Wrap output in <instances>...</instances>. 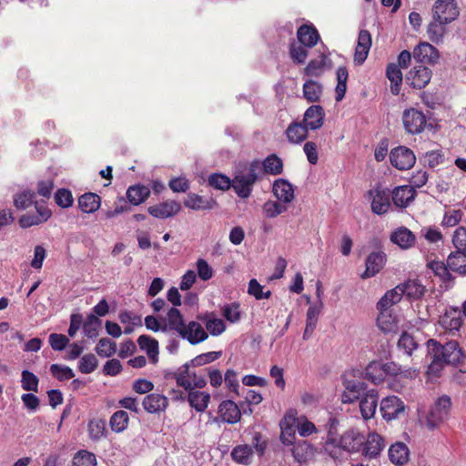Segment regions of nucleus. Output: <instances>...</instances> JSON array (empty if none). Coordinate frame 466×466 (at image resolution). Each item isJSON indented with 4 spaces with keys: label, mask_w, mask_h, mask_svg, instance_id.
<instances>
[{
    "label": "nucleus",
    "mask_w": 466,
    "mask_h": 466,
    "mask_svg": "<svg viewBox=\"0 0 466 466\" xmlns=\"http://www.w3.org/2000/svg\"><path fill=\"white\" fill-rule=\"evenodd\" d=\"M365 444V435L358 429H348L339 436L329 431L324 444L325 452L335 461H342L345 454L360 453Z\"/></svg>",
    "instance_id": "f257e3e1"
},
{
    "label": "nucleus",
    "mask_w": 466,
    "mask_h": 466,
    "mask_svg": "<svg viewBox=\"0 0 466 466\" xmlns=\"http://www.w3.org/2000/svg\"><path fill=\"white\" fill-rule=\"evenodd\" d=\"M166 320L162 331H174L191 345L199 344L208 338V332L199 322L191 320L186 323L182 313L177 308L168 309Z\"/></svg>",
    "instance_id": "f03ea898"
},
{
    "label": "nucleus",
    "mask_w": 466,
    "mask_h": 466,
    "mask_svg": "<svg viewBox=\"0 0 466 466\" xmlns=\"http://www.w3.org/2000/svg\"><path fill=\"white\" fill-rule=\"evenodd\" d=\"M429 342L432 345V361L430 366L433 370L435 366L445 364H457L461 357V350L456 340H450L445 344H441L433 339Z\"/></svg>",
    "instance_id": "7ed1b4c3"
},
{
    "label": "nucleus",
    "mask_w": 466,
    "mask_h": 466,
    "mask_svg": "<svg viewBox=\"0 0 466 466\" xmlns=\"http://www.w3.org/2000/svg\"><path fill=\"white\" fill-rule=\"evenodd\" d=\"M260 163L258 160H253L248 167L247 174H237L231 179V187H233L236 194L241 198H248L252 192L253 186L258 179V169Z\"/></svg>",
    "instance_id": "20e7f679"
},
{
    "label": "nucleus",
    "mask_w": 466,
    "mask_h": 466,
    "mask_svg": "<svg viewBox=\"0 0 466 466\" xmlns=\"http://www.w3.org/2000/svg\"><path fill=\"white\" fill-rule=\"evenodd\" d=\"M451 399L448 395L439 397L434 404L431 407L426 416V426L430 430L441 426L450 418L451 410Z\"/></svg>",
    "instance_id": "39448f33"
},
{
    "label": "nucleus",
    "mask_w": 466,
    "mask_h": 466,
    "mask_svg": "<svg viewBox=\"0 0 466 466\" xmlns=\"http://www.w3.org/2000/svg\"><path fill=\"white\" fill-rule=\"evenodd\" d=\"M367 195L369 199L371 200L370 208L374 214L382 216L391 210L393 203L389 188L376 186L370 189Z\"/></svg>",
    "instance_id": "423d86ee"
},
{
    "label": "nucleus",
    "mask_w": 466,
    "mask_h": 466,
    "mask_svg": "<svg viewBox=\"0 0 466 466\" xmlns=\"http://www.w3.org/2000/svg\"><path fill=\"white\" fill-rule=\"evenodd\" d=\"M402 123L407 133L419 135L427 127V117L421 110L410 107L405 109L402 114Z\"/></svg>",
    "instance_id": "0eeeda50"
},
{
    "label": "nucleus",
    "mask_w": 466,
    "mask_h": 466,
    "mask_svg": "<svg viewBox=\"0 0 466 466\" xmlns=\"http://www.w3.org/2000/svg\"><path fill=\"white\" fill-rule=\"evenodd\" d=\"M460 15V8L455 0H436L432 5V18L451 23Z\"/></svg>",
    "instance_id": "6e6552de"
},
{
    "label": "nucleus",
    "mask_w": 466,
    "mask_h": 466,
    "mask_svg": "<svg viewBox=\"0 0 466 466\" xmlns=\"http://www.w3.org/2000/svg\"><path fill=\"white\" fill-rule=\"evenodd\" d=\"M390 161L397 169L407 170L413 167L416 157L411 149L400 146L390 151Z\"/></svg>",
    "instance_id": "1a4fd4ad"
},
{
    "label": "nucleus",
    "mask_w": 466,
    "mask_h": 466,
    "mask_svg": "<svg viewBox=\"0 0 466 466\" xmlns=\"http://www.w3.org/2000/svg\"><path fill=\"white\" fill-rule=\"evenodd\" d=\"M432 76L431 70L423 66L419 65L413 66L406 75V83L414 89L424 88L431 81Z\"/></svg>",
    "instance_id": "9d476101"
},
{
    "label": "nucleus",
    "mask_w": 466,
    "mask_h": 466,
    "mask_svg": "<svg viewBox=\"0 0 466 466\" xmlns=\"http://www.w3.org/2000/svg\"><path fill=\"white\" fill-rule=\"evenodd\" d=\"M440 326L445 332L452 336H459L462 326L461 310L458 308H451L440 317Z\"/></svg>",
    "instance_id": "9b49d317"
},
{
    "label": "nucleus",
    "mask_w": 466,
    "mask_h": 466,
    "mask_svg": "<svg viewBox=\"0 0 466 466\" xmlns=\"http://www.w3.org/2000/svg\"><path fill=\"white\" fill-rule=\"evenodd\" d=\"M404 402L397 396H388L380 401V412L387 420L398 419L405 411Z\"/></svg>",
    "instance_id": "f8f14e48"
},
{
    "label": "nucleus",
    "mask_w": 466,
    "mask_h": 466,
    "mask_svg": "<svg viewBox=\"0 0 466 466\" xmlns=\"http://www.w3.org/2000/svg\"><path fill=\"white\" fill-rule=\"evenodd\" d=\"M180 210V203L172 199L150 206L147 208L149 215L158 219L172 218L178 214Z\"/></svg>",
    "instance_id": "ddd939ff"
},
{
    "label": "nucleus",
    "mask_w": 466,
    "mask_h": 466,
    "mask_svg": "<svg viewBox=\"0 0 466 466\" xmlns=\"http://www.w3.org/2000/svg\"><path fill=\"white\" fill-rule=\"evenodd\" d=\"M344 391L341 395L343 403H352L363 396L367 388L365 382L357 380L345 379L343 381Z\"/></svg>",
    "instance_id": "4468645a"
},
{
    "label": "nucleus",
    "mask_w": 466,
    "mask_h": 466,
    "mask_svg": "<svg viewBox=\"0 0 466 466\" xmlns=\"http://www.w3.org/2000/svg\"><path fill=\"white\" fill-rule=\"evenodd\" d=\"M390 196L393 206L400 208H405L413 201L416 196V190L412 186H400L396 187L390 192Z\"/></svg>",
    "instance_id": "2eb2a0df"
},
{
    "label": "nucleus",
    "mask_w": 466,
    "mask_h": 466,
    "mask_svg": "<svg viewBox=\"0 0 466 466\" xmlns=\"http://www.w3.org/2000/svg\"><path fill=\"white\" fill-rule=\"evenodd\" d=\"M387 260L383 251H373L366 258V269L361 274L363 279L371 278L378 274L384 267Z\"/></svg>",
    "instance_id": "dca6fc26"
},
{
    "label": "nucleus",
    "mask_w": 466,
    "mask_h": 466,
    "mask_svg": "<svg viewBox=\"0 0 466 466\" xmlns=\"http://www.w3.org/2000/svg\"><path fill=\"white\" fill-rule=\"evenodd\" d=\"M325 119V112L321 106L312 105L304 113L303 123L309 130L319 129Z\"/></svg>",
    "instance_id": "f3484780"
},
{
    "label": "nucleus",
    "mask_w": 466,
    "mask_h": 466,
    "mask_svg": "<svg viewBox=\"0 0 466 466\" xmlns=\"http://www.w3.org/2000/svg\"><path fill=\"white\" fill-rule=\"evenodd\" d=\"M384 439L378 433H370L365 436V444L360 452L363 456L369 459H374L379 456L383 450Z\"/></svg>",
    "instance_id": "a211bd4d"
},
{
    "label": "nucleus",
    "mask_w": 466,
    "mask_h": 466,
    "mask_svg": "<svg viewBox=\"0 0 466 466\" xmlns=\"http://www.w3.org/2000/svg\"><path fill=\"white\" fill-rule=\"evenodd\" d=\"M371 43L372 40L370 33L365 29L360 30L354 54V62L356 65H361L364 63L369 55Z\"/></svg>",
    "instance_id": "6ab92c4d"
},
{
    "label": "nucleus",
    "mask_w": 466,
    "mask_h": 466,
    "mask_svg": "<svg viewBox=\"0 0 466 466\" xmlns=\"http://www.w3.org/2000/svg\"><path fill=\"white\" fill-rule=\"evenodd\" d=\"M413 57L417 62L433 64L440 57L436 47L427 42L420 43L413 50Z\"/></svg>",
    "instance_id": "aec40b11"
},
{
    "label": "nucleus",
    "mask_w": 466,
    "mask_h": 466,
    "mask_svg": "<svg viewBox=\"0 0 466 466\" xmlns=\"http://www.w3.org/2000/svg\"><path fill=\"white\" fill-rule=\"evenodd\" d=\"M379 395L376 390H370L360 398V410L364 420L372 418L377 410Z\"/></svg>",
    "instance_id": "412c9836"
},
{
    "label": "nucleus",
    "mask_w": 466,
    "mask_h": 466,
    "mask_svg": "<svg viewBox=\"0 0 466 466\" xmlns=\"http://www.w3.org/2000/svg\"><path fill=\"white\" fill-rule=\"evenodd\" d=\"M142 405L148 413H159L166 410L168 406V400L163 394L149 393L143 399Z\"/></svg>",
    "instance_id": "4be33fe9"
},
{
    "label": "nucleus",
    "mask_w": 466,
    "mask_h": 466,
    "mask_svg": "<svg viewBox=\"0 0 466 466\" xmlns=\"http://www.w3.org/2000/svg\"><path fill=\"white\" fill-rule=\"evenodd\" d=\"M390 241L401 249L412 248L416 243V237L411 230L406 227H400L390 234Z\"/></svg>",
    "instance_id": "5701e85b"
},
{
    "label": "nucleus",
    "mask_w": 466,
    "mask_h": 466,
    "mask_svg": "<svg viewBox=\"0 0 466 466\" xmlns=\"http://www.w3.org/2000/svg\"><path fill=\"white\" fill-rule=\"evenodd\" d=\"M309 130L303 122L293 121L288 126L285 135L289 143L300 144L307 139Z\"/></svg>",
    "instance_id": "b1692460"
},
{
    "label": "nucleus",
    "mask_w": 466,
    "mask_h": 466,
    "mask_svg": "<svg viewBox=\"0 0 466 466\" xmlns=\"http://www.w3.org/2000/svg\"><path fill=\"white\" fill-rule=\"evenodd\" d=\"M297 38L301 45L311 48L317 45L320 36L313 25H302L298 28Z\"/></svg>",
    "instance_id": "393cba45"
},
{
    "label": "nucleus",
    "mask_w": 466,
    "mask_h": 466,
    "mask_svg": "<svg viewBox=\"0 0 466 466\" xmlns=\"http://www.w3.org/2000/svg\"><path fill=\"white\" fill-rule=\"evenodd\" d=\"M272 192L278 200L283 203H290L294 198L293 186L284 178H279L274 181Z\"/></svg>",
    "instance_id": "a878e982"
},
{
    "label": "nucleus",
    "mask_w": 466,
    "mask_h": 466,
    "mask_svg": "<svg viewBox=\"0 0 466 466\" xmlns=\"http://www.w3.org/2000/svg\"><path fill=\"white\" fill-rule=\"evenodd\" d=\"M185 390L187 392V400L190 407L198 412H203L208 408L210 401L209 393L194 390L193 387Z\"/></svg>",
    "instance_id": "bb28decb"
},
{
    "label": "nucleus",
    "mask_w": 466,
    "mask_h": 466,
    "mask_svg": "<svg viewBox=\"0 0 466 466\" xmlns=\"http://www.w3.org/2000/svg\"><path fill=\"white\" fill-rule=\"evenodd\" d=\"M292 454L294 459L299 463H305L313 460L316 449L307 441H299L293 443Z\"/></svg>",
    "instance_id": "cd10ccee"
},
{
    "label": "nucleus",
    "mask_w": 466,
    "mask_h": 466,
    "mask_svg": "<svg viewBox=\"0 0 466 466\" xmlns=\"http://www.w3.org/2000/svg\"><path fill=\"white\" fill-rule=\"evenodd\" d=\"M150 188L147 186L136 184L128 187L126 197L130 205L138 206L150 197Z\"/></svg>",
    "instance_id": "c85d7f7f"
},
{
    "label": "nucleus",
    "mask_w": 466,
    "mask_h": 466,
    "mask_svg": "<svg viewBox=\"0 0 466 466\" xmlns=\"http://www.w3.org/2000/svg\"><path fill=\"white\" fill-rule=\"evenodd\" d=\"M218 413L223 421L229 424L237 423L241 418L238 405L230 400H224L218 407Z\"/></svg>",
    "instance_id": "c756f323"
},
{
    "label": "nucleus",
    "mask_w": 466,
    "mask_h": 466,
    "mask_svg": "<svg viewBox=\"0 0 466 466\" xmlns=\"http://www.w3.org/2000/svg\"><path fill=\"white\" fill-rule=\"evenodd\" d=\"M217 205V201L213 198H206L195 193H189L184 201V206L193 210H209Z\"/></svg>",
    "instance_id": "7c9ffc66"
},
{
    "label": "nucleus",
    "mask_w": 466,
    "mask_h": 466,
    "mask_svg": "<svg viewBox=\"0 0 466 466\" xmlns=\"http://www.w3.org/2000/svg\"><path fill=\"white\" fill-rule=\"evenodd\" d=\"M389 459L395 465H404L409 461L410 450L408 446L401 441H396L389 449Z\"/></svg>",
    "instance_id": "2f4dec72"
},
{
    "label": "nucleus",
    "mask_w": 466,
    "mask_h": 466,
    "mask_svg": "<svg viewBox=\"0 0 466 466\" xmlns=\"http://www.w3.org/2000/svg\"><path fill=\"white\" fill-rule=\"evenodd\" d=\"M79 209L87 214L97 211L101 206V198L99 195L92 192L85 193L77 200Z\"/></svg>",
    "instance_id": "473e14b6"
},
{
    "label": "nucleus",
    "mask_w": 466,
    "mask_h": 466,
    "mask_svg": "<svg viewBox=\"0 0 466 466\" xmlns=\"http://www.w3.org/2000/svg\"><path fill=\"white\" fill-rule=\"evenodd\" d=\"M400 285L401 292L410 300L420 299L426 291L425 286L419 279H408Z\"/></svg>",
    "instance_id": "72a5a7b5"
},
{
    "label": "nucleus",
    "mask_w": 466,
    "mask_h": 466,
    "mask_svg": "<svg viewBox=\"0 0 466 466\" xmlns=\"http://www.w3.org/2000/svg\"><path fill=\"white\" fill-rule=\"evenodd\" d=\"M446 261L452 272L466 275V252L455 249L449 254Z\"/></svg>",
    "instance_id": "f704fd0d"
},
{
    "label": "nucleus",
    "mask_w": 466,
    "mask_h": 466,
    "mask_svg": "<svg viewBox=\"0 0 466 466\" xmlns=\"http://www.w3.org/2000/svg\"><path fill=\"white\" fill-rule=\"evenodd\" d=\"M137 344L140 350H145L152 363L157 361L158 356V341L148 336L140 335L137 339Z\"/></svg>",
    "instance_id": "c9c22d12"
},
{
    "label": "nucleus",
    "mask_w": 466,
    "mask_h": 466,
    "mask_svg": "<svg viewBox=\"0 0 466 466\" xmlns=\"http://www.w3.org/2000/svg\"><path fill=\"white\" fill-rule=\"evenodd\" d=\"M386 76L390 81V90L394 96H397L400 92V86L402 84V73L400 68L396 64H389L386 69Z\"/></svg>",
    "instance_id": "e433bc0d"
},
{
    "label": "nucleus",
    "mask_w": 466,
    "mask_h": 466,
    "mask_svg": "<svg viewBox=\"0 0 466 466\" xmlns=\"http://www.w3.org/2000/svg\"><path fill=\"white\" fill-rule=\"evenodd\" d=\"M449 23H444L442 20L433 19L432 21L428 25L427 27V35L429 39L435 43L440 44L443 40V36L446 33V25Z\"/></svg>",
    "instance_id": "4c0bfd02"
},
{
    "label": "nucleus",
    "mask_w": 466,
    "mask_h": 466,
    "mask_svg": "<svg viewBox=\"0 0 466 466\" xmlns=\"http://www.w3.org/2000/svg\"><path fill=\"white\" fill-rule=\"evenodd\" d=\"M253 448L248 444L237 445L231 451V458L234 461L244 465H248L251 462L253 456Z\"/></svg>",
    "instance_id": "58836bf2"
},
{
    "label": "nucleus",
    "mask_w": 466,
    "mask_h": 466,
    "mask_svg": "<svg viewBox=\"0 0 466 466\" xmlns=\"http://www.w3.org/2000/svg\"><path fill=\"white\" fill-rule=\"evenodd\" d=\"M322 94V86L309 79L303 84V96L309 103L319 102Z\"/></svg>",
    "instance_id": "ea45409f"
},
{
    "label": "nucleus",
    "mask_w": 466,
    "mask_h": 466,
    "mask_svg": "<svg viewBox=\"0 0 466 466\" xmlns=\"http://www.w3.org/2000/svg\"><path fill=\"white\" fill-rule=\"evenodd\" d=\"M87 431L90 440L95 441L101 440L106 434V420L98 418L90 420L87 424Z\"/></svg>",
    "instance_id": "a19ab883"
},
{
    "label": "nucleus",
    "mask_w": 466,
    "mask_h": 466,
    "mask_svg": "<svg viewBox=\"0 0 466 466\" xmlns=\"http://www.w3.org/2000/svg\"><path fill=\"white\" fill-rule=\"evenodd\" d=\"M263 170L266 174L277 176L283 172V161L276 154L268 155L262 162Z\"/></svg>",
    "instance_id": "79ce46f5"
},
{
    "label": "nucleus",
    "mask_w": 466,
    "mask_h": 466,
    "mask_svg": "<svg viewBox=\"0 0 466 466\" xmlns=\"http://www.w3.org/2000/svg\"><path fill=\"white\" fill-rule=\"evenodd\" d=\"M382 362L371 361L365 369V378L374 384L384 381Z\"/></svg>",
    "instance_id": "37998d69"
},
{
    "label": "nucleus",
    "mask_w": 466,
    "mask_h": 466,
    "mask_svg": "<svg viewBox=\"0 0 466 466\" xmlns=\"http://www.w3.org/2000/svg\"><path fill=\"white\" fill-rule=\"evenodd\" d=\"M428 267L432 270L435 276L441 279L442 282L449 283L452 281L453 277L450 272L451 270L449 268L447 262L444 263L441 260H432L428 263Z\"/></svg>",
    "instance_id": "c03bdc74"
},
{
    "label": "nucleus",
    "mask_w": 466,
    "mask_h": 466,
    "mask_svg": "<svg viewBox=\"0 0 466 466\" xmlns=\"http://www.w3.org/2000/svg\"><path fill=\"white\" fill-rule=\"evenodd\" d=\"M129 422V416L125 410H117L110 417L109 425L114 432L119 433L124 431Z\"/></svg>",
    "instance_id": "a18cd8bd"
},
{
    "label": "nucleus",
    "mask_w": 466,
    "mask_h": 466,
    "mask_svg": "<svg viewBox=\"0 0 466 466\" xmlns=\"http://www.w3.org/2000/svg\"><path fill=\"white\" fill-rule=\"evenodd\" d=\"M328 56L325 54H320L318 59H312L309 62L304 68V74L309 76H319L326 66Z\"/></svg>",
    "instance_id": "49530a36"
},
{
    "label": "nucleus",
    "mask_w": 466,
    "mask_h": 466,
    "mask_svg": "<svg viewBox=\"0 0 466 466\" xmlns=\"http://www.w3.org/2000/svg\"><path fill=\"white\" fill-rule=\"evenodd\" d=\"M337 86H336V101L343 99L347 90V81L349 78L348 69L345 66H339L337 69Z\"/></svg>",
    "instance_id": "de8ad7c7"
},
{
    "label": "nucleus",
    "mask_w": 466,
    "mask_h": 466,
    "mask_svg": "<svg viewBox=\"0 0 466 466\" xmlns=\"http://www.w3.org/2000/svg\"><path fill=\"white\" fill-rule=\"evenodd\" d=\"M101 326V320L96 315H89L83 323V331L88 339H96L98 336V330Z\"/></svg>",
    "instance_id": "09e8293b"
},
{
    "label": "nucleus",
    "mask_w": 466,
    "mask_h": 466,
    "mask_svg": "<svg viewBox=\"0 0 466 466\" xmlns=\"http://www.w3.org/2000/svg\"><path fill=\"white\" fill-rule=\"evenodd\" d=\"M173 377L175 378L177 384L184 390H188L192 387V382L190 379L192 378V375L189 371V364L185 363L181 367L177 369L176 372H174Z\"/></svg>",
    "instance_id": "8fccbe9b"
},
{
    "label": "nucleus",
    "mask_w": 466,
    "mask_h": 466,
    "mask_svg": "<svg viewBox=\"0 0 466 466\" xmlns=\"http://www.w3.org/2000/svg\"><path fill=\"white\" fill-rule=\"evenodd\" d=\"M377 325L381 331L390 332L396 328V319L389 311H379Z\"/></svg>",
    "instance_id": "3c124183"
},
{
    "label": "nucleus",
    "mask_w": 466,
    "mask_h": 466,
    "mask_svg": "<svg viewBox=\"0 0 466 466\" xmlns=\"http://www.w3.org/2000/svg\"><path fill=\"white\" fill-rule=\"evenodd\" d=\"M418 343L410 333L404 331L399 340H398V349L400 350H403V352L409 356H411L413 350L418 348Z\"/></svg>",
    "instance_id": "603ef678"
},
{
    "label": "nucleus",
    "mask_w": 466,
    "mask_h": 466,
    "mask_svg": "<svg viewBox=\"0 0 466 466\" xmlns=\"http://www.w3.org/2000/svg\"><path fill=\"white\" fill-rule=\"evenodd\" d=\"M35 193L33 190H24L14 198V205L17 209H26L34 203Z\"/></svg>",
    "instance_id": "864d4df0"
},
{
    "label": "nucleus",
    "mask_w": 466,
    "mask_h": 466,
    "mask_svg": "<svg viewBox=\"0 0 466 466\" xmlns=\"http://www.w3.org/2000/svg\"><path fill=\"white\" fill-rule=\"evenodd\" d=\"M307 47L295 42L289 45V56L295 64L300 65L305 63L309 55Z\"/></svg>",
    "instance_id": "5fc2aeb1"
},
{
    "label": "nucleus",
    "mask_w": 466,
    "mask_h": 466,
    "mask_svg": "<svg viewBox=\"0 0 466 466\" xmlns=\"http://www.w3.org/2000/svg\"><path fill=\"white\" fill-rule=\"evenodd\" d=\"M73 466H96V459L94 453L82 450L73 458Z\"/></svg>",
    "instance_id": "6e6d98bb"
},
{
    "label": "nucleus",
    "mask_w": 466,
    "mask_h": 466,
    "mask_svg": "<svg viewBox=\"0 0 466 466\" xmlns=\"http://www.w3.org/2000/svg\"><path fill=\"white\" fill-rule=\"evenodd\" d=\"M50 372L59 381L68 380L75 377V373L70 367L56 363L50 366Z\"/></svg>",
    "instance_id": "4d7b16f0"
},
{
    "label": "nucleus",
    "mask_w": 466,
    "mask_h": 466,
    "mask_svg": "<svg viewBox=\"0 0 466 466\" xmlns=\"http://www.w3.org/2000/svg\"><path fill=\"white\" fill-rule=\"evenodd\" d=\"M97 366L98 360L96 357L92 353H88L81 358L78 364V370L83 374H89L96 370Z\"/></svg>",
    "instance_id": "13d9d810"
},
{
    "label": "nucleus",
    "mask_w": 466,
    "mask_h": 466,
    "mask_svg": "<svg viewBox=\"0 0 466 466\" xmlns=\"http://www.w3.org/2000/svg\"><path fill=\"white\" fill-rule=\"evenodd\" d=\"M116 350V345L114 341L107 338L100 339L96 347V353L103 358L111 357Z\"/></svg>",
    "instance_id": "bf43d9fd"
},
{
    "label": "nucleus",
    "mask_w": 466,
    "mask_h": 466,
    "mask_svg": "<svg viewBox=\"0 0 466 466\" xmlns=\"http://www.w3.org/2000/svg\"><path fill=\"white\" fill-rule=\"evenodd\" d=\"M54 198L56 204L62 208H70L74 203L72 192L67 188L57 189L55 193Z\"/></svg>",
    "instance_id": "052dcab7"
},
{
    "label": "nucleus",
    "mask_w": 466,
    "mask_h": 466,
    "mask_svg": "<svg viewBox=\"0 0 466 466\" xmlns=\"http://www.w3.org/2000/svg\"><path fill=\"white\" fill-rule=\"evenodd\" d=\"M208 184L216 189L225 191L231 187L232 182L226 175L215 173L209 176Z\"/></svg>",
    "instance_id": "680f3d73"
},
{
    "label": "nucleus",
    "mask_w": 466,
    "mask_h": 466,
    "mask_svg": "<svg viewBox=\"0 0 466 466\" xmlns=\"http://www.w3.org/2000/svg\"><path fill=\"white\" fill-rule=\"evenodd\" d=\"M21 384L23 390L26 391H38V378L29 370H23L21 374Z\"/></svg>",
    "instance_id": "e2e57ef3"
},
{
    "label": "nucleus",
    "mask_w": 466,
    "mask_h": 466,
    "mask_svg": "<svg viewBox=\"0 0 466 466\" xmlns=\"http://www.w3.org/2000/svg\"><path fill=\"white\" fill-rule=\"evenodd\" d=\"M322 308L323 302L322 300H319L308 309L306 324L308 325L309 329H315Z\"/></svg>",
    "instance_id": "0e129e2a"
},
{
    "label": "nucleus",
    "mask_w": 466,
    "mask_h": 466,
    "mask_svg": "<svg viewBox=\"0 0 466 466\" xmlns=\"http://www.w3.org/2000/svg\"><path fill=\"white\" fill-rule=\"evenodd\" d=\"M280 428H281V434H280L281 442L285 445H290V444L295 443L296 426L294 424H290L285 420V421L280 422Z\"/></svg>",
    "instance_id": "69168bd1"
},
{
    "label": "nucleus",
    "mask_w": 466,
    "mask_h": 466,
    "mask_svg": "<svg viewBox=\"0 0 466 466\" xmlns=\"http://www.w3.org/2000/svg\"><path fill=\"white\" fill-rule=\"evenodd\" d=\"M265 217L273 218L287 210V208L277 201L268 200L262 207Z\"/></svg>",
    "instance_id": "338daca9"
},
{
    "label": "nucleus",
    "mask_w": 466,
    "mask_h": 466,
    "mask_svg": "<svg viewBox=\"0 0 466 466\" xmlns=\"http://www.w3.org/2000/svg\"><path fill=\"white\" fill-rule=\"evenodd\" d=\"M451 242L455 249L466 252V228L458 227L451 238Z\"/></svg>",
    "instance_id": "774afa93"
}]
</instances>
